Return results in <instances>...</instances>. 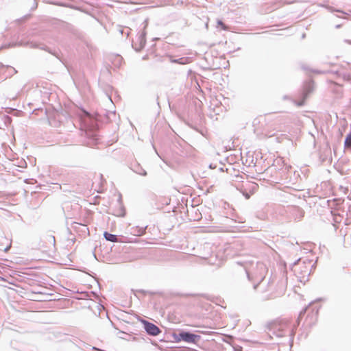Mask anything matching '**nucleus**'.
<instances>
[{
    "label": "nucleus",
    "mask_w": 351,
    "mask_h": 351,
    "mask_svg": "<svg viewBox=\"0 0 351 351\" xmlns=\"http://www.w3.org/2000/svg\"><path fill=\"white\" fill-rule=\"evenodd\" d=\"M315 265V262L313 260L308 258H299L293 264L291 269L294 272L298 281L305 285L308 281V277Z\"/></svg>",
    "instance_id": "f257e3e1"
},
{
    "label": "nucleus",
    "mask_w": 351,
    "mask_h": 351,
    "mask_svg": "<svg viewBox=\"0 0 351 351\" xmlns=\"http://www.w3.org/2000/svg\"><path fill=\"white\" fill-rule=\"evenodd\" d=\"M199 339V335L192 334L188 332H181L176 337V340L178 341H184L186 343H196Z\"/></svg>",
    "instance_id": "f03ea898"
},
{
    "label": "nucleus",
    "mask_w": 351,
    "mask_h": 351,
    "mask_svg": "<svg viewBox=\"0 0 351 351\" xmlns=\"http://www.w3.org/2000/svg\"><path fill=\"white\" fill-rule=\"evenodd\" d=\"M143 323L144 324V328L148 334L156 336L160 333V329L154 324L149 323L147 321H143Z\"/></svg>",
    "instance_id": "7ed1b4c3"
},
{
    "label": "nucleus",
    "mask_w": 351,
    "mask_h": 351,
    "mask_svg": "<svg viewBox=\"0 0 351 351\" xmlns=\"http://www.w3.org/2000/svg\"><path fill=\"white\" fill-rule=\"evenodd\" d=\"M287 327V323L282 322L278 324H274L273 326V330H274V333H276V336L282 337L285 335Z\"/></svg>",
    "instance_id": "20e7f679"
},
{
    "label": "nucleus",
    "mask_w": 351,
    "mask_h": 351,
    "mask_svg": "<svg viewBox=\"0 0 351 351\" xmlns=\"http://www.w3.org/2000/svg\"><path fill=\"white\" fill-rule=\"evenodd\" d=\"M147 228V226L145 227H140V226H135L132 227L130 229V233L134 236H141L145 233V230Z\"/></svg>",
    "instance_id": "39448f33"
},
{
    "label": "nucleus",
    "mask_w": 351,
    "mask_h": 351,
    "mask_svg": "<svg viewBox=\"0 0 351 351\" xmlns=\"http://www.w3.org/2000/svg\"><path fill=\"white\" fill-rule=\"evenodd\" d=\"M104 237L107 241L111 242H126L125 241H118L117 235L108 233V232H104Z\"/></svg>",
    "instance_id": "423d86ee"
},
{
    "label": "nucleus",
    "mask_w": 351,
    "mask_h": 351,
    "mask_svg": "<svg viewBox=\"0 0 351 351\" xmlns=\"http://www.w3.org/2000/svg\"><path fill=\"white\" fill-rule=\"evenodd\" d=\"M86 134L88 136H91L90 142L88 143V145L93 146L97 143L98 138H97V135L93 132H86Z\"/></svg>",
    "instance_id": "0eeeda50"
},
{
    "label": "nucleus",
    "mask_w": 351,
    "mask_h": 351,
    "mask_svg": "<svg viewBox=\"0 0 351 351\" xmlns=\"http://www.w3.org/2000/svg\"><path fill=\"white\" fill-rule=\"evenodd\" d=\"M313 88V84L312 82H309L305 84L304 86V99H306L308 97V95L311 93Z\"/></svg>",
    "instance_id": "6e6552de"
},
{
    "label": "nucleus",
    "mask_w": 351,
    "mask_h": 351,
    "mask_svg": "<svg viewBox=\"0 0 351 351\" xmlns=\"http://www.w3.org/2000/svg\"><path fill=\"white\" fill-rule=\"evenodd\" d=\"M27 297L32 300H41L45 299V297L43 296L42 293L40 292L28 295Z\"/></svg>",
    "instance_id": "1a4fd4ad"
},
{
    "label": "nucleus",
    "mask_w": 351,
    "mask_h": 351,
    "mask_svg": "<svg viewBox=\"0 0 351 351\" xmlns=\"http://www.w3.org/2000/svg\"><path fill=\"white\" fill-rule=\"evenodd\" d=\"M145 34H146L145 32H141V34H140V36L138 37V40L140 43V48L143 47L145 45V43H146Z\"/></svg>",
    "instance_id": "9d476101"
},
{
    "label": "nucleus",
    "mask_w": 351,
    "mask_h": 351,
    "mask_svg": "<svg viewBox=\"0 0 351 351\" xmlns=\"http://www.w3.org/2000/svg\"><path fill=\"white\" fill-rule=\"evenodd\" d=\"M188 58H181L179 59L172 60L173 62H176L181 64H184L187 63Z\"/></svg>",
    "instance_id": "9b49d317"
},
{
    "label": "nucleus",
    "mask_w": 351,
    "mask_h": 351,
    "mask_svg": "<svg viewBox=\"0 0 351 351\" xmlns=\"http://www.w3.org/2000/svg\"><path fill=\"white\" fill-rule=\"evenodd\" d=\"M345 147H351V133L349 134L345 140L344 142Z\"/></svg>",
    "instance_id": "f8f14e48"
},
{
    "label": "nucleus",
    "mask_w": 351,
    "mask_h": 351,
    "mask_svg": "<svg viewBox=\"0 0 351 351\" xmlns=\"http://www.w3.org/2000/svg\"><path fill=\"white\" fill-rule=\"evenodd\" d=\"M275 287H265V290L263 291L265 293H267V292H269V293H271L272 291H273V289Z\"/></svg>",
    "instance_id": "ddd939ff"
},
{
    "label": "nucleus",
    "mask_w": 351,
    "mask_h": 351,
    "mask_svg": "<svg viewBox=\"0 0 351 351\" xmlns=\"http://www.w3.org/2000/svg\"><path fill=\"white\" fill-rule=\"evenodd\" d=\"M139 175H141V176H146L147 175V172L145 170L141 168V169L138 171H136Z\"/></svg>",
    "instance_id": "4468645a"
},
{
    "label": "nucleus",
    "mask_w": 351,
    "mask_h": 351,
    "mask_svg": "<svg viewBox=\"0 0 351 351\" xmlns=\"http://www.w3.org/2000/svg\"><path fill=\"white\" fill-rule=\"evenodd\" d=\"M274 296H273V295L266 294V295H263V296H262V298H263V300H267V299H269V298H274Z\"/></svg>",
    "instance_id": "2eb2a0df"
},
{
    "label": "nucleus",
    "mask_w": 351,
    "mask_h": 351,
    "mask_svg": "<svg viewBox=\"0 0 351 351\" xmlns=\"http://www.w3.org/2000/svg\"><path fill=\"white\" fill-rule=\"evenodd\" d=\"M217 24H218V25L221 26V27H222L223 29H226V26L224 25V24L223 23V22H222L221 21L219 20V21H217Z\"/></svg>",
    "instance_id": "dca6fc26"
},
{
    "label": "nucleus",
    "mask_w": 351,
    "mask_h": 351,
    "mask_svg": "<svg viewBox=\"0 0 351 351\" xmlns=\"http://www.w3.org/2000/svg\"><path fill=\"white\" fill-rule=\"evenodd\" d=\"M307 308H304L300 313V317H301L302 315H304L306 311Z\"/></svg>",
    "instance_id": "f3484780"
},
{
    "label": "nucleus",
    "mask_w": 351,
    "mask_h": 351,
    "mask_svg": "<svg viewBox=\"0 0 351 351\" xmlns=\"http://www.w3.org/2000/svg\"><path fill=\"white\" fill-rule=\"evenodd\" d=\"M245 196L247 199L250 198V195L248 193L245 194Z\"/></svg>",
    "instance_id": "a211bd4d"
},
{
    "label": "nucleus",
    "mask_w": 351,
    "mask_h": 351,
    "mask_svg": "<svg viewBox=\"0 0 351 351\" xmlns=\"http://www.w3.org/2000/svg\"><path fill=\"white\" fill-rule=\"evenodd\" d=\"M346 43H348V44H350V45H351V40H346Z\"/></svg>",
    "instance_id": "6ab92c4d"
},
{
    "label": "nucleus",
    "mask_w": 351,
    "mask_h": 351,
    "mask_svg": "<svg viewBox=\"0 0 351 351\" xmlns=\"http://www.w3.org/2000/svg\"><path fill=\"white\" fill-rule=\"evenodd\" d=\"M303 104H304V101L300 102V103H298V106H302Z\"/></svg>",
    "instance_id": "aec40b11"
},
{
    "label": "nucleus",
    "mask_w": 351,
    "mask_h": 351,
    "mask_svg": "<svg viewBox=\"0 0 351 351\" xmlns=\"http://www.w3.org/2000/svg\"><path fill=\"white\" fill-rule=\"evenodd\" d=\"M252 185H253V188L257 187V185L256 184H254V183H253Z\"/></svg>",
    "instance_id": "412c9836"
},
{
    "label": "nucleus",
    "mask_w": 351,
    "mask_h": 351,
    "mask_svg": "<svg viewBox=\"0 0 351 351\" xmlns=\"http://www.w3.org/2000/svg\"><path fill=\"white\" fill-rule=\"evenodd\" d=\"M31 47H36V46L34 45H33L32 43L31 44Z\"/></svg>",
    "instance_id": "4be33fe9"
}]
</instances>
